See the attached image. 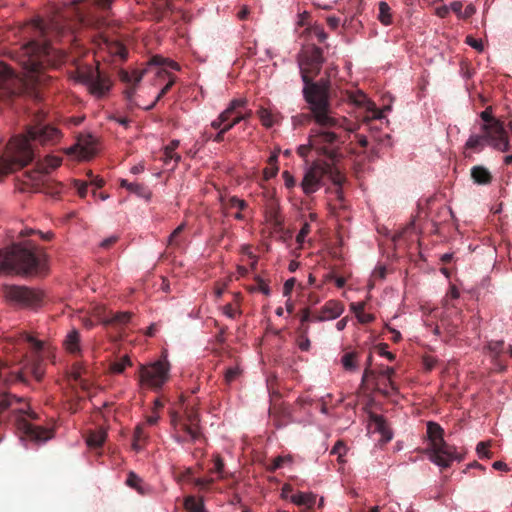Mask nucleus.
Instances as JSON below:
<instances>
[{
    "instance_id": "20e7f679",
    "label": "nucleus",
    "mask_w": 512,
    "mask_h": 512,
    "mask_svg": "<svg viewBox=\"0 0 512 512\" xmlns=\"http://www.w3.org/2000/svg\"><path fill=\"white\" fill-rule=\"evenodd\" d=\"M342 130L318 126L312 128L309 133L308 143L299 145L297 153L300 157L306 158L310 150L317 155L323 156L330 162H336L341 156V146L345 139Z\"/></svg>"
},
{
    "instance_id": "864d4df0",
    "label": "nucleus",
    "mask_w": 512,
    "mask_h": 512,
    "mask_svg": "<svg viewBox=\"0 0 512 512\" xmlns=\"http://www.w3.org/2000/svg\"><path fill=\"white\" fill-rule=\"evenodd\" d=\"M73 185L80 197H85L87 195L88 184L86 182L75 180Z\"/></svg>"
},
{
    "instance_id": "e2e57ef3",
    "label": "nucleus",
    "mask_w": 512,
    "mask_h": 512,
    "mask_svg": "<svg viewBox=\"0 0 512 512\" xmlns=\"http://www.w3.org/2000/svg\"><path fill=\"white\" fill-rule=\"evenodd\" d=\"M195 485L201 489L203 488H206L207 486H209L210 484L213 483V479L212 478H197L195 479Z\"/></svg>"
},
{
    "instance_id": "f704fd0d",
    "label": "nucleus",
    "mask_w": 512,
    "mask_h": 512,
    "mask_svg": "<svg viewBox=\"0 0 512 512\" xmlns=\"http://www.w3.org/2000/svg\"><path fill=\"white\" fill-rule=\"evenodd\" d=\"M174 82H175V78H170L168 83L159 91V93L155 97V100L151 104L144 106L143 109L144 110L153 109L154 106L156 105V103L170 90V88L173 86Z\"/></svg>"
},
{
    "instance_id": "cd10ccee",
    "label": "nucleus",
    "mask_w": 512,
    "mask_h": 512,
    "mask_svg": "<svg viewBox=\"0 0 512 512\" xmlns=\"http://www.w3.org/2000/svg\"><path fill=\"white\" fill-rule=\"evenodd\" d=\"M378 6H379L378 20L380 21V23L383 24L384 26L391 25L392 21H393V17H392V13H391V8L388 5V3L385 1H381V2H379Z\"/></svg>"
},
{
    "instance_id": "1a4fd4ad",
    "label": "nucleus",
    "mask_w": 512,
    "mask_h": 512,
    "mask_svg": "<svg viewBox=\"0 0 512 512\" xmlns=\"http://www.w3.org/2000/svg\"><path fill=\"white\" fill-rule=\"evenodd\" d=\"M13 411L19 414L17 417L18 428L24 432L29 440L34 441L37 444H44L52 437L50 430L33 425L26 420L25 417L30 419L36 418V413L32 411L29 406L26 405L22 408H16L13 409Z\"/></svg>"
},
{
    "instance_id": "774afa93",
    "label": "nucleus",
    "mask_w": 512,
    "mask_h": 512,
    "mask_svg": "<svg viewBox=\"0 0 512 512\" xmlns=\"http://www.w3.org/2000/svg\"><path fill=\"white\" fill-rule=\"evenodd\" d=\"M301 351H308L310 348V340L307 335L302 334V340L298 344Z\"/></svg>"
},
{
    "instance_id": "412c9836",
    "label": "nucleus",
    "mask_w": 512,
    "mask_h": 512,
    "mask_svg": "<svg viewBox=\"0 0 512 512\" xmlns=\"http://www.w3.org/2000/svg\"><path fill=\"white\" fill-rule=\"evenodd\" d=\"M144 76V71H132V87L125 90V98L127 100L129 108L137 107L138 104L134 100V95L136 93V85H138Z\"/></svg>"
},
{
    "instance_id": "c9c22d12",
    "label": "nucleus",
    "mask_w": 512,
    "mask_h": 512,
    "mask_svg": "<svg viewBox=\"0 0 512 512\" xmlns=\"http://www.w3.org/2000/svg\"><path fill=\"white\" fill-rule=\"evenodd\" d=\"M241 373L242 369L238 365L227 368L224 374L225 382L227 384H231L240 376Z\"/></svg>"
},
{
    "instance_id": "39448f33",
    "label": "nucleus",
    "mask_w": 512,
    "mask_h": 512,
    "mask_svg": "<svg viewBox=\"0 0 512 512\" xmlns=\"http://www.w3.org/2000/svg\"><path fill=\"white\" fill-rule=\"evenodd\" d=\"M443 433L444 430L439 424L429 421L427 423L429 445L425 451L432 463L441 468H448L454 461L460 462L462 456L454 446L443 439Z\"/></svg>"
},
{
    "instance_id": "79ce46f5",
    "label": "nucleus",
    "mask_w": 512,
    "mask_h": 512,
    "mask_svg": "<svg viewBox=\"0 0 512 512\" xmlns=\"http://www.w3.org/2000/svg\"><path fill=\"white\" fill-rule=\"evenodd\" d=\"M341 363L343 367L348 371H353L356 369L353 353H345L341 358Z\"/></svg>"
},
{
    "instance_id": "6e6d98bb",
    "label": "nucleus",
    "mask_w": 512,
    "mask_h": 512,
    "mask_svg": "<svg viewBox=\"0 0 512 512\" xmlns=\"http://www.w3.org/2000/svg\"><path fill=\"white\" fill-rule=\"evenodd\" d=\"M222 313L227 317V318H230V319H234L236 318V316L238 314H240V312L238 310H236L232 304H226L223 306L222 308Z\"/></svg>"
},
{
    "instance_id": "69168bd1",
    "label": "nucleus",
    "mask_w": 512,
    "mask_h": 512,
    "mask_svg": "<svg viewBox=\"0 0 512 512\" xmlns=\"http://www.w3.org/2000/svg\"><path fill=\"white\" fill-rule=\"evenodd\" d=\"M327 24L328 26L335 30L339 27V24H340V18L339 17H336V16H328L327 19Z\"/></svg>"
},
{
    "instance_id": "de8ad7c7",
    "label": "nucleus",
    "mask_w": 512,
    "mask_h": 512,
    "mask_svg": "<svg viewBox=\"0 0 512 512\" xmlns=\"http://www.w3.org/2000/svg\"><path fill=\"white\" fill-rule=\"evenodd\" d=\"M489 442H479L476 446V452L479 458H490L491 454L488 450Z\"/></svg>"
},
{
    "instance_id": "bf43d9fd",
    "label": "nucleus",
    "mask_w": 512,
    "mask_h": 512,
    "mask_svg": "<svg viewBox=\"0 0 512 512\" xmlns=\"http://www.w3.org/2000/svg\"><path fill=\"white\" fill-rule=\"evenodd\" d=\"M185 223H181L169 236L168 243L170 245L177 244L176 238L184 230Z\"/></svg>"
},
{
    "instance_id": "e433bc0d",
    "label": "nucleus",
    "mask_w": 512,
    "mask_h": 512,
    "mask_svg": "<svg viewBox=\"0 0 512 512\" xmlns=\"http://www.w3.org/2000/svg\"><path fill=\"white\" fill-rule=\"evenodd\" d=\"M292 462L293 459L290 455L278 456L273 460L271 466L269 467V470L276 471L277 469L282 468L286 463L292 464Z\"/></svg>"
},
{
    "instance_id": "c85d7f7f",
    "label": "nucleus",
    "mask_w": 512,
    "mask_h": 512,
    "mask_svg": "<svg viewBox=\"0 0 512 512\" xmlns=\"http://www.w3.org/2000/svg\"><path fill=\"white\" fill-rule=\"evenodd\" d=\"M121 186L125 187L131 193H134L140 197H149V192L146 187L138 182H128L125 179L121 180Z\"/></svg>"
},
{
    "instance_id": "a18cd8bd",
    "label": "nucleus",
    "mask_w": 512,
    "mask_h": 512,
    "mask_svg": "<svg viewBox=\"0 0 512 512\" xmlns=\"http://www.w3.org/2000/svg\"><path fill=\"white\" fill-rule=\"evenodd\" d=\"M227 205L230 208H238L240 211L244 210L247 207L246 201L238 198L237 196L229 197Z\"/></svg>"
},
{
    "instance_id": "aec40b11",
    "label": "nucleus",
    "mask_w": 512,
    "mask_h": 512,
    "mask_svg": "<svg viewBox=\"0 0 512 512\" xmlns=\"http://www.w3.org/2000/svg\"><path fill=\"white\" fill-rule=\"evenodd\" d=\"M81 340H80V334L78 330L73 329L71 330L64 340V346L66 350L74 355H78L81 353Z\"/></svg>"
},
{
    "instance_id": "ddd939ff",
    "label": "nucleus",
    "mask_w": 512,
    "mask_h": 512,
    "mask_svg": "<svg viewBox=\"0 0 512 512\" xmlns=\"http://www.w3.org/2000/svg\"><path fill=\"white\" fill-rule=\"evenodd\" d=\"M75 80L84 84L89 92L97 98L103 97L110 89L108 82L100 75L98 70L81 72Z\"/></svg>"
},
{
    "instance_id": "f257e3e1",
    "label": "nucleus",
    "mask_w": 512,
    "mask_h": 512,
    "mask_svg": "<svg viewBox=\"0 0 512 512\" xmlns=\"http://www.w3.org/2000/svg\"><path fill=\"white\" fill-rule=\"evenodd\" d=\"M301 80L303 82V98L308 104L311 118L317 126L342 130L348 134L357 131V123L346 117L336 116L332 111L330 104V83L328 80L320 79L314 82L311 80L310 76L304 73Z\"/></svg>"
},
{
    "instance_id": "c756f323",
    "label": "nucleus",
    "mask_w": 512,
    "mask_h": 512,
    "mask_svg": "<svg viewBox=\"0 0 512 512\" xmlns=\"http://www.w3.org/2000/svg\"><path fill=\"white\" fill-rule=\"evenodd\" d=\"M181 429L187 435L190 442L197 441L201 436L200 426L197 423L189 424L184 422L181 424Z\"/></svg>"
},
{
    "instance_id": "f8f14e48",
    "label": "nucleus",
    "mask_w": 512,
    "mask_h": 512,
    "mask_svg": "<svg viewBox=\"0 0 512 512\" xmlns=\"http://www.w3.org/2000/svg\"><path fill=\"white\" fill-rule=\"evenodd\" d=\"M22 83L6 64L0 62V99L5 100L21 92Z\"/></svg>"
},
{
    "instance_id": "ea45409f",
    "label": "nucleus",
    "mask_w": 512,
    "mask_h": 512,
    "mask_svg": "<svg viewBox=\"0 0 512 512\" xmlns=\"http://www.w3.org/2000/svg\"><path fill=\"white\" fill-rule=\"evenodd\" d=\"M214 462V472L218 474V477L220 479L226 478V473L224 471V461L219 455H214L213 457Z\"/></svg>"
},
{
    "instance_id": "13d9d810",
    "label": "nucleus",
    "mask_w": 512,
    "mask_h": 512,
    "mask_svg": "<svg viewBox=\"0 0 512 512\" xmlns=\"http://www.w3.org/2000/svg\"><path fill=\"white\" fill-rule=\"evenodd\" d=\"M373 139L378 142L381 146H390V135L389 134H383V135H376L373 133Z\"/></svg>"
},
{
    "instance_id": "2f4dec72",
    "label": "nucleus",
    "mask_w": 512,
    "mask_h": 512,
    "mask_svg": "<svg viewBox=\"0 0 512 512\" xmlns=\"http://www.w3.org/2000/svg\"><path fill=\"white\" fill-rule=\"evenodd\" d=\"M185 508L189 512H204V503L200 499H196L193 496H189L185 499Z\"/></svg>"
},
{
    "instance_id": "58836bf2",
    "label": "nucleus",
    "mask_w": 512,
    "mask_h": 512,
    "mask_svg": "<svg viewBox=\"0 0 512 512\" xmlns=\"http://www.w3.org/2000/svg\"><path fill=\"white\" fill-rule=\"evenodd\" d=\"M180 141L178 139H173L168 145H166L163 149L164 155V163L168 165V158L175 154V150L179 147Z\"/></svg>"
},
{
    "instance_id": "72a5a7b5",
    "label": "nucleus",
    "mask_w": 512,
    "mask_h": 512,
    "mask_svg": "<svg viewBox=\"0 0 512 512\" xmlns=\"http://www.w3.org/2000/svg\"><path fill=\"white\" fill-rule=\"evenodd\" d=\"M346 453H347V447H346L345 443L342 440H338L334 444V446L332 447V449L330 451L331 455H337L338 462H340V463H344L345 462L344 456L346 455Z\"/></svg>"
},
{
    "instance_id": "2eb2a0df",
    "label": "nucleus",
    "mask_w": 512,
    "mask_h": 512,
    "mask_svg": "<svg viewBox=\"0 0 512 512\" xmlns=\"http://www.w3.org/2000/svg\"><path fill=\"white\" fill-rule=\"evenodd\" d=\"M25 339L31 344L33 349L32 359L26 364L25 368L30 370L35 379L40 380L44 375L43 358L41 356L43 342L30 335H26Z\"/></svg>"
},
{
    "instance_id": "473e14b6",
    "label": "nucleus",
    "mask_w": 512,
    "mask_h": 512,
    "mask_svg": "<svg viewBox=\"0 0 512 512\" xmlns=\"http://www.w3.org/2000/svg\"><path fill=\"white\" fill-rule=\"evenodd\" d=\"M132 314L129 312H119L114 314L112 318L103 319L102 323L104 325L118 323V324H127L131 319Z\"/></svg>"
},
{
    "instance_id": "a211bd4d",
    "label": "nucleus",
    "mask_w": 512,
    "mask_h": 512,
    "mask_svg": "<svg viewBox=\"0 0 512 512\" xmlns=\"http://www.w3.org/2000/svg\"><path fill=\"white\" fill-rule=\"evenodd\" d=\"M62 158L54 155H47L41 162L37 163V180L50 173L61 165Z\"/></svg>"
},
{
    "instance_id": "a19ab883",
    "label": "nucleus",
    "mask_w": 512,
    "mask_h": 512,
    "mask_svg": "<svg viewBox=\"0 0 512 512\" xmlns=\"http://www.w3.org/2000/svg\"><path fill=\"white\" fill-rule=\"evenodd\" d=\"M2 367L3 363L0 361V370H2ZM0 378H3V381L5 382H25L24 373L22 371L14 372L11 375V378H7L6 376H4L2 371H0Z\"/></svg>"
},
{
    "instance_id": "6ab92c4d",
    "label": "nucleus",
    "mask_w": 512,
    "mask_h": 512,
    "mask_svg": "<svg viewBox=\"0 0 512 512\" xmlns=\"http://www.w3.org/2000/svg\"><path fill=\"white\" fill-rule=\"evenodd\" d=\"M316 494L313 492H297L289 498L290 502L296 506L312 508L316 503Z\"/></svg>"
},
{
    "instance_id": "338daca9",
    "label": "nucleus",
    "mask_w": 512,
    "mask_h": 512,
    "mask_svg": "<svg viewBox=\"0 0 512 512\" xmlns=\"http://www.w3.org/2000/svg\"><path fill=\"white\" fill-rule=\"evenodd\" d=\"M386 328L392 334L391 340L393 342H399L402 339V335L397 329H395L389 325H386Z\"/></svg>"
},
{
    "instance_id": "bb28decb",
    "label": "nucleus",
    "mask_w": 512,
    "mask_h": 512,
    "mask_svg": "<svg viewBox=\"0 0 512 512\" xmlns=\"http://www.w3.org/2000/svg\"><path fill=\"white\" fill-rule=\"evenodd\" d=\"M106 440V431L103 429H99L97 431L91 432L87 439L86 443L91 448H98L103 445Z\"/></svg>"
},
{
    "instance_id": "680f3d73",
    "label": "nucleus",
    "mask_w": 512,
    "mask_h": 512,
    "mask_svg": "<svg viewBox=\"0 0 512 512\" xmlns=\"http://www.w3.org/2000/svg\"><path fill=\"white\" fill-rule=\"evenodd\" d=\"M449 7H450V10H452L459 18H461L462 8H463L462 2L454 1V2L450 3Z\"/></svg>"
},
{
    "instance_id": "393cba45",
    "label": "nucleus",
    "mask_w": 512,
    "mask_h": 512,
    "mask_svg": "<svg viewBox=\"0 0 512 512\" xmlns=\"http://www.w3.org/2000/svg\"><path fill=\"white\" fill-rule=\"evenodd\" d=\"M485 349L492 357L493 363L497 364L498 358L504 351V340H490L487 342Z\"/></svg>"
},
{
    "instance_id": "423d86ee",
    "label": "nucleus",
    "mask_w": 512,
    "mask_h": 512,
    "mask_svg": "<svg viewBox=\"0 0 512 512\" xmlns=\"http://www.w3.org/2000/svg\"><path fill=\"white\" fill-rule=\"evenodd\" d=\"M335 162L327 163L321 161H315L305 171L304 177L301 182V187L306 195L317 192L322 187V180L324 177H328L332 183L341 187L344 182V176L334 166Z\"/></svg>"
},
{
    "instance_id": "4c0bfd02",
    "label": "nucleus",
    "mask_w": 512,
    "mask_h": 512,
    "mask_svg": "<svg viewBox=\"0 0 512 512\" xmlns=\"http://www.w3.org/2000/svg\"><path fill=\"white\" fill-rule=\"evenodd\" d=\"M130 365H131V360L127 355H125L119 361L114 362L112 364L111 370L114 373L120 374L125 370V368L127 366H130Z\"/></svg>"
},
{
    "instance_id": "f03ea898",
    "label": "nucleus",
    "mask_w": 512,
    "mask_h": 512,
    "mask_svg": "<svg viewBox=\"0 0 512 512\" xmlns=\"http://www.w3.org/2000/svg\"><path fill=\"white\" fill-rule=\"evenodd\" d=\"M61 132L54 126L38 124L28 129V137L15 136L8 145V153L0 157V181L16 169L28 165L34 159L31 140L41 144L55 143Z\"/></svg>"
},
{
    "instance_id": "603ef678",
    "label": "nucleus",
    "mask_w": 512,
    "mask_h": 512,
    "mask_svg": "<svg viewBox=\"0 0 512 512\" xmlns=\"http://www.w3.org/2000/svg\"><path fill=\"white\" fill-rule=\"evenodd\" d=\"M312 34L317 38V40L321 43L325 42L327 39V33L324 31V28L321 26H314L311 30Z\"/></svg>"
},
{
    "instance_id": "052dcab7",
    "label": "nucleus",
    "mask_w": 512,
    "mask_h": 512,
    "mask_svg": "<svg viewBox=\"0 0 512 512\" xmlns=\"http://www.w3.org/2000/svg\"><path fill=\"white\" fill-rule=\"evenodd\" d=\"M282 177L287 188H292L295 186V178L293 177L292 174H290V172L284 171L282 173Z\"/></svg>"
},
{
    "instance_id": "7ed1b4c3",
    "label": "nucleus",
    "mask_w": 512,
    "mask_h": 512,
    "mask_svg": "<svg viewBox=\"0 0 512 512\" xmlns=\"http://www.w3.org/2000/svg\"><path fill=\"white\" fill-rule=\"evenodd\" d=\"M46 255L37 251L30 240H24L1 249L0 274L25 275L45 268Z\"/></svg>"
},
{
    "instance_id": "dca6fc26",
    "label": "nucleus",
    "mask_w": 512,
    "mask_h": 512,
    "mask_svg": "<svg viewBox=\"0 0 512 512\" xmlns=\"http://www.w3.org/2000/svg\"><path fill=\"white\" fill-rule=\"evenodd\" d=\"M344 304L339 300L331 299L328 300L322 307L320 312L323 313V318L320 320H335L339 318L344 312Z\"/></svg>"
},
{
    "instance_id": "49530a36",
    "label": "nucleus",
    "mask_w": 512,
    "mask_h": 512,
    "mask_svg": "<svg viewBox=\"0 0 512 512\" xmlns=\"http://www.w3.org/2000/svg\"><path fill=\"white\" fill-rule=\"evenodd\" d=\"M310 232V225L309 223L305 222L301 229L299 230L298 234L296 235V242L299 244V245H302L304 242H305V239L307 237V235L309 234Z\"/></svg>"
},
{
    "instance_id": "3c124183",
    "label": "nucleus",
    "mask_w": 512,
    "mask_h": 512,
    "mask_svg": "<svg viewBox=\"0 0 512 512\" xmlns=\"http://www.w3.org/2000/svg\"><path fill=\"white\" fill-rule=\"evenodd\" d=\"M466 43L474 48L475 50L479 51V52H482L483 49H484V46H483V43H482V40L481 39H477V38H474L472 36H467L466 37Z\"/></svg>"
},
{
    "instance_id": "f3484780",
    "label": "nucleus",
    "mask_w": 512,
    "mask_h": 512,
    "mask_svg": "<svg viewBox=\"0 0 512 512\" xmlns=\"http://www.w3.org/2000/svg\"><path fill=\"white\" fill-rule=\"evenodd\" d=\"M251 116V111L249 110L246 113L237 112L236 116L230 121L224 123L223 127L212 137V141L216 143H220L224 139L225 133L230 131L233 127L239 124L242 121L247 120Z\"/></svg>"
},
{
    "instance_id": "7c9ffc66",
    "label": "nucleus",
    "mask_w": 512,
    "mask_h": 512,
    "mask_svg": "<svg viewBox=\"0 0 512 512\" xmlns=\"http://www.w3.org/2000/svg\"><path fill=\"white\" fill-rule=\"evenodd\" d=\"M142 483V479L136 473H134L133 471L129 472L128 477L126 479V484L129 487L135 489L139 494L143 495L145 493V489Z\"/></svg>"
},
{
    "instance_id": "9d476101",
    "label": "nucleus",
    "mask_w": 512,
    "mask_h": 512,
    "mask_svg": "<svg viewBox=\"0 0 512 512\" xmlns=\"http://www.w3.org/2000/svg\"><path fill=\"white\" fill-rule=\"evenodd\" d=\"M170 365L165 359L157 360L150 365L140 368V381L142 384L155 390L161 389L169 378Z\"/></svg>"
},
{
    "instance_id": "5fc2aeb1",
    "label": "nucleus",
    "mask_w": 512,
    "mask_h": 512,
    "mask_svg": "<svg viewBox=\"0 0 512 512\" xmlns=\"http://www.w3.org/2000/svg\"><path fill=\"white\" fill-rule=\"evenodd\" d=\"M395 373V369L393 367H387L383 372L382 375L387 377V381L389 383L390 388L394 392H398V388L395 385V383L391 380V376Z\"/></svg>"
},
{
    "instance_id": "a878e982",
    "label": "nucleus",
    "mask_w": 512,
    "mask_h": 512,
    "mask_svg": "<svg viewBox=\"0 0 512 512\" xmlns=\"http://www.w3.org/2000/svg\"><path fill=\"white\" fill-rule=\"evenodd\" d=\"M371 421L376 425L377 430L383 435V437L390 441L393 437L392 432L386 427V421L385 418L382 415L379 414H371L370 415Z\"/></svg>"
},
{
    "instance_id": "9b49d317",
    "label": "nucleus",
    "mask_w": 512,
    "mask_h": 512,
    "mask_svg": "<svg viewBox=\"0 0 512 512\" xmlns=\"http://www.w3.org/2000/svg\"><path fill=\"white\" fill-rule=\"evenodd\" d=\"M324 62L323 51L317 46H312L303 51L298 58V67L300 75L303 73L312 76L317 75Z\"/></svg>"
},
{
    "instance_id": "0e129e2a",
    "label": "nucleus",
    "mask_w": 512,
    "mask_h": 512,
    "mask_svg": "<svg viewBox=\"0 0 512 512\" xmlns=\"http://www.w3.org/2000/svg\"><path fill=\"white\" fill-rule=\"evenodd\" d=\"M476 12L475 7L472 4H469L462 10L461 18L467 19L470 18Z\"/></svg>"
},
{
    "instance_id": "4d7b16f0",
    "label": "nucleus",
    "mask_w": 512,
    "mask_h": 512,
    "mask_svg": "<svg viewBox=\"0 0 512 512\" xmlns=\"http://www.w3.org/2000/svg\"><path fill=\"white\" fill-rule=\"evenodd\" d=\"M295 278H289L285 281L284 285H283V296L285 297H289L292 290H293V287L295 285Z\"/></svg>"
},
{
    "instance_id": "c03bdc74",
    "label": "nucleus",
    "mask_w": 512,
    "mask_h": 512,
    "mask_svg": "<svg viewBox=\"0 0 512 512\" xmlns=\"http://www.w3.org/2000/svg\"><path fill=\"white\" fill-rule=\"evenodd\" d=\"M20 401L21 399L16 396H5L0 400V410H6L12 407L14 403H19Z\"/></svg>"
},
{
    "instance_id": "4be33fe9",
    "label": "nucleus",
    "mask_w": 512,
    "mask_h": 512,
    "mask_svg": "<svg viewBox=\"0 0 512 512\" xmlns=\"http://www.w3.org/2000/svg\"><path fill=\"white\" fill-rule=\"evenodd\" d=\"M480 117H481V119L484 122L482 124V126H481V130H487V131H490V132L494 133V127H495L496 123L498 125H500L501 127H504L503 122L500 121L499 119L495 118L492 115V108L491 107H487L485 110H483L480 113Z\"/></svg>"
},
{
    "instance_id": "6e6552de",
    "label": "nucleus",
    "mask_w": 512,
    "mask_h": 512,
    "mask_svg": "<svg viewBox=\"0 0 512 512\" xmlns=\"http://www.w3.org/2000/svg\"><path fill=\"white\" fill-rule=\"evenodd\" d=\"M3 294L10 304L21 308H37L40 306L43 297L38 290L10 284L3 286Z\"/></svg>"
},
{
    "instance_id": "4468645a",
    "label": "nucleus",
    "mask_w": 512,
    "mask_h": 512,
    "mask_svg": "<svg viewBox=\"0 0 512 512\" xmlns=\"http://www.w3.org/2000/svg\"><path fill=\"white\" fill-rule=\"evenodd\" d=\"M348 99L354 105L366 109L368 115L365 117V121L367 122L385 119L384 112L391 109L389 106H386L384 109H378L375 103L372 102L361 90L349 93Z\"/></svg>"
},
{
    "instance_id": "09e8293b",
    "label": "nucleus",
    "mask_w": 512,
    "mask_h": 512,
    "mask_svg": "<svg viewBox=\"0 0 512 512\" xmlns=\"http://www.w3.org/2000/svg\"><path fill=\"white\" fill-rule=\"evenodd\" d=\"M259 117L264 126L271 127L273 125L272 114L267 109H261L259 111Z\"/></svg>"
},
{
    "instance_id": "37998d69",
    "label": "nucleus",
    "mask_w": 512,
    "mask_h": 512,
    "mask_svg": "<svg viewBox=\"0 0 512 512\" xmlns=\"http://www.w3.org/2000/svg\"><path fill=\"white\" fill-rule=\"evenodd\" d=\"M309 321H311L310 311H309V309H304L302 311V315L300 317L301 326L299 328L301 333L304 335H308V333H309V327L305 325V323H307Z\"/></svg>"
},
{
    "instance_id": "b1692460",
    "label": "nucleus",
    "mask_w": 512,
    "mask_h": 512,
    "mask_svg": "<svg viewBox=\"0 0 512 512\" xmlns=\"http://www.w3.org/2000/svg\"><path fill=\"white\" fill-rule=\"evenodd\" d=\"M471 177L479 185L489 184L492 179L490 172L483 166H474L471 169Z\"/></svg>"
},
{
    "instance_id": "0eeeda50",
    "label": "nucleus",
    "mask_w": 512,
    "mask_h": 512,
    "mask_svg": "<svg viewBox=\"0 0 512 512\" xmlns=\"http://www.w3.org/2000/svg\"><path fill=\"white\" fill-rule=\"evenodd\" d=\"M483 134H472L469 136L465 143V148L470 149L476 152H481L485 145L490 146L491 148L506 152L510 148L508 134L505 127H501L496 123L494 127V133L481 130Z\"/></svg>"
},
{
    "instance_id": "5701e85b",
    "label": "nucleus",
    "mask_w": 512,
    "mask_h": 512,
    "mask_svg": "<svg viewBox=\"0 0 512 512\" xmlns=\"http://www.w3.org/2000/svg\"><path fill=\"white\" fill-rule=\"evenodd\" d=\"M66 154L75 155L78 159H88L93 154L92 147L78 142L66 149Z\"/></svg>"
},
{
    "instance_id": "8fccbe9b",
    "label": "nucleus",
    "mask_w": 512,
    "mask_h": 512,
    "mask_svg": "<svg viewBox=\"0 0 512 512\" xmlns=\"http://www.w3.org/2000/svg\"><path fill=\"white\" fill-rule=\"evenodd\" d=\"M246 106H247V99L246 98H238V99L231 100L227 107L229 108V110H231L233 113H235L238 108H244Z\"/></svg>"
}]
</instances>
